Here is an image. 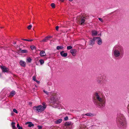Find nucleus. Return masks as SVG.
<instances>
[{
    "mask_svg": "<svg viewBox=\"0 0 129 129\" xmlns=\"http://www.w3.org/2000/svg\"><path fill=\"white\" fill-rule=\"evenodd\" d=\"M92 99L94 105L98 108H102L105 106L106 99L102 97L100 93L95 92L94 94Z\"/></svg>",
    "mask_w": 129,
    "mask_h": 129,
    "instance_id": "1",
    "label": "nucleus"
},
{
    "mask_svg": "<svg viewBox=\"0 0 129 129\" xmlns=\"http://www.w3.org/2000/svg\"><path fill=\"white\" fill-rule=\"evenodd\" d=\"M112 54L115 57H122L124 54V50L121 46L116 45L113 47L112 50Z\"/></svg>",
    "mask_w": 129,
    "mask_h": 129,
    "instance_id": "2",
    "label": "nucleus"
},
{
    "mask_svg": "<svg viewBox=\"0 0 129 129\" xmlns=\"http://www.w3.org/2000/svg\"><path fill=\"white\" fill-rule=\"evenodd\" d=\"M116 122L118 126L121 128L124 129L126 127V122L125 118L123 114H119L118 115Z\"/></svg>",
    "mask_w": 129,
    "mask_h": 129,
    "instance_id": "3",
    "label": "nucleus"
},
{
    "mask_svg": "<svg viewBox=\"0 0 129 129\" xmlns=\"http://www.w3.org/2000/svg\"><path fill=\"white\" fill-rule=\"evenodd\" d=\"M43 106L39 105L37 106H34L33 107L34 110L38 111V112H41L44 111L46 108L45 103H42Z\"/></svg>",
    "mask_w": 129,
    "mask_h": 129,
    "instance_id": "4",
    "label": "nucleus"
},
{
    "mask_svg": "<svg viewBox=\"0 0 129 129\" xmlns=\"http://www.w3.org/2000/svg\"><path fill=\"white\" fill-rule=\"evenodd\" d=\"M51 103H52L54 104V107L58 108L60 106L59 102L57 101H56V99L53 96L51 98Z\"/></svg>",
    "mask_w": 129,
    "mask_h": 129,
    "instance_id": "5",
    "label": "nucleus"
},
{
    "mask_svg": "<svg viewBox=\"0 0 129 129\" xmlns=\"http://www.w3.org/2000/svg\"><path fill=\"white\" fill-rule=\"evenodd\" d=\"M104 79L102 76H99L96 78L97 82L100 84H103Z\"/></svg>",
    "mask_w": 129,
    "mask_h": 129,
    "instance_id": "6",
    "label": "nucleus"
},
{
    "mask_svg": "<svg viewBox=\"0 0 129 129\" xmlns=\"http://www.w3.org/2000/svg\"><path fill=\"white\" fill-rule=\"evenodd\" d=\"M95 41L99 45H100L102 43V40L101 38L99 37H95Z\"/></svg>",
    "mask_w": 129,
    "mask_h": 129,
    "instance_id": "7",
    "label": "nucleus"
},
{
    "mask_svg": "<svg viewBox=\"0 0 129 129\" xmlns=\"http://www.w3.org/2000/svg\"><path fill=\"white\" fill-rule=\"evenodd\" d=\"M81 19V25H83L85 23V19H86L84 17H82L81 16H79V17H78L77 19L79 20V19Z\"/></svg>",
    "mask_w": 129,
    "mask_h": 129,
    "instance_id": "8",
    "label": "nucleus"
},
{
    "mask_svg": "<svg viewBox=\"0 0 129 129\" xmlns=\"http://www.w3.org/2000/svg\"><path fill=\"white\" fill-rule=\"evenodd\" d=\"M96 39L95 37H94L92 39L90 40L89 43V45L92 46L94 45Z\"/></svg>",
    "mask_w": 129,
    "mask_h": 129,
    "instance_id": "9",
    "label": "nucleus"
},
{
    "mask_svg": "<svg viewBox=\"0 0 129 129\" xmlns=\"http://www.w3.org/2000/svg\"><path fill=\"white\" fill-rule=\"evenodd\" d=\"M18 52L19 53H28V51L26 50H22L21 48H19V50Z\"/></svg>",
    "mask_w": 129,
    "mask_h": 129,
    "instance_id": "10",
    "label": "nucleus"
},
{
    "mask_svg": "<svg viewBox=\"0 0 129 129\" xmlns=\"http://www.w3.org/2000/svg\"><path fill=\"white\" fill-rule=\"evenodd\" d=\"M20 65L23 67H24L26 66V63L24 61L21 60L19 62Z\"/></svg>",
    "mask_w": 129,
    "mask_h": 129,
    "instance_id": "11",
    "label": "nucleus"
},
{
    "mask_svg": "<svg viewBox=\"0 0 129 129\" xmlns=\"http://www.w3.org/2000/svg\"><path fill=\"white\" fill-rule=\"evenodd\" d=\"M77 52L76 50L75 49H74L71 50H70V52L72 54V55L75 56L76 55V53Z\"/></svg>",
    "mask_w": 129,
    "mask_h": 129,
    "instance_id": "12",
    "label": "nucleus"
},
{
    "mask_svg": "<svg viewBox=\"0 0 129 129\" xmlns=\"http://www.w3.org/2000/svg\"><path fill=\"white\" fill-rule=\"evenodd\" d=\"M60 54L61 56L63 57H66L67 56L68 54L67 53H64V51H62L60 52Z\"/></svg>",
    "mask_w": 129,
    "mask_h": 129,
    "instance_id": "13",
    "label": "nucleus"
},
{
    "mask_svg": "<svg viewBox=\"0 0 129 129\" xmlns=\"http://www.w3.org/2000/svg\"><path fill=\"white\" fill-rule=\"evenodd\" d=\"M1 68L3 72H6L8 71V68H7L6 67L1 66Z\"/></svg>",
    "mask_w": 129,
    "mask_h": 129,
    "instance_id": "14",
    "label": "nucleus"
},
{
    "mask_svg": "<svg viewBox=\"0 0 129 129\" xmlns=\"http://www.w3.org/2000/svg\"><path fill=\"white\" fill-rule=\"evenodd\" d=\"M91 33L92 35V36H95L98 34L97 32L95 30H92Z\"/></svg>",
    "mask_w": 129,
    "mask_h": 129,
    "instance_id": "15",
    "label": "nucleus"
},
{
    "mask_svg": "<svg viewBox=\"0 0 129 129\" xmlns=\"http://www.w3.org/2000/svg\"><path fill=\"white\" fill-rule=\"evenodd\" d=\"M40 55L42 57H43L46 55V54L45 52L44 51H41L40 53Z\"/></svg>",
    "mask_w": 129,
    "mask_h": 129,
    "instance_id": "16",
    "label": "nucleus"
},
{
    "mask_svg": "<svg viewBox=\"0 0 129 129\" xmlns=\"http://www.w3.org/2000/svg\"><path fill=\"white\" fill-rule=\"evenodd\" d=\"M48 40V37H45L43 39L40 41L41 42H47Z\"/></svg>",
    "mask_w": 129,
    "mask_h": 129,
    "instance_id": "17",
    "label": "nucleus"
},
{
    "mask_svg": "<svg viewBox=\"0 0 129 129\" xmlns=\"http://www.w3.org/2000/svg\"><path fill=\"white\" fill-rule=\"evenodd\" d=\"M85 115L87 116L90 117H92L93 116V114L91 113H88L85 114L84 115H83L84 116Z\"/></svg>",
    "mask_w": 129,
    "mask_h": 129,
    "instance_id": "18",
    "label": "nucleus"
},
{
    "mask_svg": "<svg viewBox=\"0 0 129 129\" xmlns=\"http://www.w3.org/2000/svg\"><path fill=\"white\" fill-rule=\"evenodd\" d=\"M62 119H58L57 120L55 121V123L56 124H58L60 123L62 121Z\"/></svg>",
    "mask_w": 129,
    "mask_h": 129,
    "instance_id": "19",
    "label": "nucleus"
},
{
    "mask_svg": "<svg viewBox=\"0 0 129 129\" xmlns=\"http://www.w3.org/2000/svg\"><path fill=\"white\" fill-rule=\"evenodd\" d=\"M26 123H29L28 125V126L29 127H31L32 126H34V124L31 122H27Z\"/></svg>",
    "mask_w": 129,
    "mask_h": 129,
    "instance_id": "20",
    "label": "nucleus"
},
{
    "mask_svg": "<svg viewBox=\"0 0 129 129\" xmlns=\"http://www.w3.org/2000/svg\"><path fill=\"white\" fill-rule=\"evenodd\" d=\"M72 124L70 122H67L65 124V126H69L72 125Z\"/></svg>",
    "mask_w": 129,
    "mask_h": 129,
    "instance_id": "21",
    "label": "nucleus"
},
{
    "mask_svg": "<svg viewBox=\"0 0 129 129\" xmlns=\"http://www.w3.org/2000/svg\"><path fill=\"white\" fill-rule=\"evenodd\" d=\"M15 122H12L11 123V125L13 129H16V127L15 125Z\"/></svg>",
    "mask_w": 129,
    "mask_h": 129,
    "instance_id": "22",
    "label": "nucleus"
},
{
    "mask_svg": "<svg viewBox=\"0 0 129 129\" xmlns=\"http://www.w3.org/2000/svg\"><path fill=\"white\" fill-rule=\"evenodd\" d=\"M43 91L44 92L45 94H46L47 95H48L49 96L51 94V93L50 92H49L47 91H45L44 90H43Z\"/></svg>",
    "mask_w": 129,
    "mask_h": 129,
    "instance_id": "23",
    "label": "nucleus"
},
{
    "mask_svg": "<svg viewBox=\"0 0 129 129\" xmlns=\"http://www.w3.org/2000/svg\"><path fill=\"white\" fill-rule=\"evenodd\" d=\"M15 94V92L14 91H11L10 93V95H11L13 96Z\"/></svg>",
    "mask_w": 129,
    "mask_h": 129,
    "instance_id": "24",
    "label": "nucleus"
},
{
    "mask_svg": "<svg viewBox=\"0 0 129 129\" xmlns=\"http://www.w3.org/2000/svg\"><path fill=\"white\" fill-rule=\"evenodd\" d=\"M32 59L30 58V57H28L26 61L28 63H30Z\"/></svg>",
    "mask_w": 129,
    "mask_h": 129,
    "instance_id": "25",
    "label": "nucleus"
},
{
    "mask_svg": "<svg viewBox=\"0 0 129 129\" xmlns=\"http://www.w3.org/2000/svg\"><path fill=\"white\" fill-rule=\"evenodd\" d=\"M63 48V47L62 46H58L56 47V49L58 50L60 49H62Z\"/></svg>",
    "mask_w": 129,
    "mask_h": 129,
    "instance_id": "26",
    "label": "nucleus"
},
{
    "mask_svg": "<svg viewBox=\"0 0 129 129\" xmlns=\"http://www.w3.org/2000/svg\"><path fill=\"white\" fill-rule=\"evenodd\" d=\"M39 61L41 64H42L44 63V61L43 60L41 59Z\"/></svg>",
    "mask_w": 129,
    "mask_h": 129,
    "instance_id": "27",
    "label": "nucleus"
},
{
    "mask_svg": "<svg viewBox=\"0 0 129 129\" xmlns=\"http://www.w3.org/2000/svg\"><path fill=\"white\" fill-rule=\"evenodd\" d=\"M22 40L25 41H27L29 42H31L33 41V39H31V40H28L26 39H22Z\"/></svg>",
    "mask_w": 129,
    "mask_h": 129,
    "instance_id": "28",
    "label": "nucleus"
},
{
    "mask_svg": "<svg viewBox=\"0 0 129 129\" xmlns=\"http://www.w3.org/2000/svg\"><path fill=\"white\" fill-rule=\"evenodd\" d=\"M73 48V47L71 46H68L67 47V48L68 50H70L71 49Z\"/></svg>",
    "mask_w": 129,
    "mask_h": 129,
    "instance_id": "29",
    "label": "nucleus"
},
{
    "mask_svg": "<svg viewBox=\"0 0 129 129\" xmlns=\"http://www.w3.org/2000/svg\"><path fill=\"white\" fill-rule=\"evenodd\" d=\"M31 48L32 50L35 49H36V47L35 46H32L30 47Z\"/></svg>",
    "mask_w": 129,
    "mask_h": 129,
    "instance_id": "30",
    "label": "nucleus"
},
{
    "mask_svg": "<svg viewBox=\"0 0 129 129\" xmlns=\"http://www.w3.org/2000/svg\"><path fill=\"white\" fill-rule=\"evenodd\" d=\"M51 6L52 8H54L55 7V5L54 3H52L51 4Z\"/></svg>",
    "mask_w": 129,
    "mask_h": 129,
    "instance_id": "31",
    "label": "nucleus"
},
{
    "mask_svg": "<svg viewBox=\"0 0 129 129\" xmlns=\"http://www.w3.org/2000/svg\"><path fill=\"white\" fill-rule=\"evenodd\" d=\"M37 127H38V129H42V126H40V125H38L37 126Z\"/></svg>",
    "mask_w": 129,
    "mask_h": 129,
    "instance_id": "32",
    "label": "nucleus"
},
{
    "mask_svg": "<svg viewBox=\"0 0 129 129\" xmlns=\"http://www.w3.org/2000/svg\"><path fill=\"white\" fill-rule=\"evenodd\" d=\"M32 27V26L31 25H30L29 26H28L27 27V28L29 29H31V27Z\"/></svg>",
    "mask_w": 129,
    "mask_h": 129,
    "instance_id": "33",
    "label": "nucleus"
},
{
    "mask_svg": "<svg viewBox=\"0 0 129 129\" xmlns=\"http://www.w3.org/2000/svg\"><path fill=\"white\" fill-rule=\"evenodd\" d=\"M13 111L16 113H18V111L17 110L15 109H13Z\"/></svg>",
    "mask_w": 129,
    "mask_h": 129,
    "instance_id": "34",
    "label": "nucleus"
},
{
    "mask_svg": "<svg viewBox=\"0 0 129 129\" xmlns=\"http://www.w3.org/2000/svg\"><path fill=\"white\" fill-rule=\"evenodd\" d=\"M68 119V118L67 116H66L64 118V120L65 121H66Z\"/></svg>",
    "mask_w": 129,
    "mask_h": 129,
    "instance_id": "35",
    "label": "nucleus"
},
{
    "mask_svg": "<svg viewBox=\"0 0 129 129\" xmlns=\"http://www.w3.org/2000/svg\"><path fill=\"white\" fill-rule=\"evenodd\" d=\"M33 80H34L35 81H36V78L35 77V76H33Z\"/></svg>",
    "mask_w": 129,
    "mask_h": 129,
    "instance_id": "36",
    "label": "nucleus"
},
{
    "mask_svg": "<svg viewBox=\"0 0 129 129\" xmlns=\"http://www.w3.org/2000/svg\"><path fill=\"white\" fill-rule=\"evenodd\" d=\"M98 19L100 21H101L102 22H103V20H102V19L100 18H99Z\"/></svg>",
    "mask_w": 129,
    "mask_h": 129,
    "instance_id": "37",
    "label": "nucleus"
},
{
    "mask_svg": "<svg viewBox=\"0 0 129 129\" xmlns=\"http://www.w3.org/2000/svg\"><path fill=\"white\" fill-rule=\"evenodd\" d=\"M59 26H57L56 27V30L58 31V29L59 28Z\"/></svg>",
    "mask_w": 129,
    "mask_h": 129,
    "instance_id": "38",
    "label": "nucleus"
},
{
    "mask_svg": "<svg viewBox=\"0 0 129 129\" xmlns=\"http://www.w3.org/2000/svg\"><path fill=\"white\" fill-rule=\"evenodd\" d=\"M47 37H48V40H49V39L51 38L52 37L51 36H47Z\"/></svg>",
    "mask_w": 129,
    "mask_h": 129,
    "instance_id": "39",
    "label": "nucleus"
},
{
    "mask_svg": "<svg viewBox=\"0 0 129 129\" xmlns=\"http://www.w3.org/2000/svg\"><path fill=\"white\" fill-rule=\"evenodd\" d=\"M17 127H18V128H19V127H21V126H20V125H19V124H18V123L17 124Z\"/></svg>",
    "mask_w": 129,
    "mask_h": 129,
    "instance_id": "40",
    "label": "nucleus"
},
{
    "mask_svg": "<svg viewBox=\"0 0 129 129\" xmlns=\"http://www.w3.org/2000/svg\"><path fill=\"white\" fill-rule=\"evenodd\" d=\"M36 82H37L38 83H40V82L39 81H37V80H36V81H35Z\"/></svg>",
    "mask_w": 129,
    "mask_h": 129,
    "instance_id": "41",
    "label": "nucleus"
},
{
    "mask_svg": "<svg viewBox=\"0 0 129 129\" xmlns=\"http://www.w3.org/2000/svg\"><path fill=\"white\" fill-rule=\"evenodd\" d=\"M18 129H23L22 128V127L21 126V127H19V128H18Z\"/></svg>",
    "mask_w": 129,
    "mask_h": 129,
    "instance_id": "42",
    "label": "nucleus"
},
{
    "mask_svg": "<svg viewBox=\"0 0 129 129\" xmlns=\"http://www.w3.org/2000/svg\"><path fill=\"white\" fill-rule=\"evenodd\" d=\"M13 44L14 45L15 44H16V42L14 43Z\"/></svg>",
    "mask_w": 129,
    "mask_h": 129,
    "instance_id": "43",
    "label": "nucleus"
},
{
    "mask_svg": "<svg viewBox=\"0 0 129 129\" xmlns=\"http://www.w3.org/2000/svg\"><path fill=\"white\" fill-rule=\"evenodd\" d=\"M69 1L70 2L72 1L73 0H69Z\"/></svg>",
    "mask_w": 129,
    "mask_h": 129,
    "instance_id": "44",
    "label": "nucleus"
},
{
    "mask_svg": "<svg viewBox=\"0 0 129 129\" xmlns=\"http://www.w3.org/2000/svg\"><path fill=\"white\" fill-rule=\"evenodd\" d=\"M101 34H98V36H99V35H101Z\"/></svg>",
    "mask_w": 129,
    "mask_h": 129,
    "instance_id": "45",
    "label": "nucleus"
}]
</instances>
